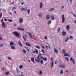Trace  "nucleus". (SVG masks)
Masks as SVG:
<instances>
[{"label":"nucleus","mask_w":76,"mask_h":76,"mask_svg":"<svg viewBox=\"0 0 76 76\" xmlns=\"http://www.w3.org/2000/svg\"><path fill=\"white\" fill-rule=\"evenodd\" d=\"M50 18V16L49 14H48L47 15L46 17V19L48 20Z\"/></svg>","instance_id":"obj_12"},{"label":"nucleus","mask_w":76,"mask_h":76,"mask_svg":"<svg viewBox=\"0 0 76 76\" xmlns=\"http://www.w3.org/2000/svg\"><path fill=\"white\" fill-rule=\"evenodd\" d=\"M60 29H61V28H60L58 29V32H59V31Z\"/></svg>","instance_id":"obj_50"},{"label":"nucleus","mask_w":76,"mask_h":76,"mask_svg":"<svg viewBox=\"0 0 76 76\" xmlns=\"http://www.w3.org/2000/svg\"><path fill=\"white\" fill-rule=\"evenodd\" d=\"M12 33L15 37H17L18 38L19 37L20 34L19 33L17 32V31H14Z\"/></svg>","instance_id":"obj_2"},{"label":"nucleus","mask_w":76,"mask_h":76,"mask_svg":"<svg viewBox=\"0 0 76 76\" xmlns=\"http://www.w3.org/2000/svg\"><path fill=\"white\" fill-rule=\"evenodd\" d=\"M69 39V37H67L66 39L65 40V42H67L68 41Z\"/></svg>","instance_id":"obj_38"},{"label":"nucleus","mask_w":76,"mask_h":76,"mask_svg":"<svg viewBox=\"0 0 76 76\" xmlns=\"http://www.w3.org/2000/svg\"><path fill=\"white\" fill-rule=\"evenodd\" d=\"M54 10V8H50V10H49V11L51 12Z\"/></svg>","instance_id":"obj_29"},{"label":"nucleus","mask_w":76,"mask_h":76,"mask_svg":"<svg viewBox=\"0 0 76 76\" xmlns=\"http://www.w3.org/2000/svg\"><path fill=\"white\" fill-rule=\"evenodd\" d=\"M51 23V21L50 20L48 21V24H50V23Z\"/></svg>","instance_id":"obj_32"},{"label":"nucleus","mask_w":76,"mask_h":76,"mask_svg":"<svg viewBox=\"0 0 76 76\" xmlns=\"http://www.w3.org/2000/svg\"><path fill=\"white\" fill-rule=\"evenodd\" d=\"M10 42V45H11V46H13V45H14V42Z\"/></svg>","instance_id":"obj_21"},{"label":"nucleus","mask_w":76,"mask_h":76,"mask_svg":"<svg viewBox=\"0 0 76 76\" xmlns=\"http://www.w3.org/2000/svg\"><path fill=\"white\" fill-rule=\"evenodd\" d=\"M39 74L40 75H41L42 74V72L41 70H40L39 72Z\"/></svg>","instance_id":"obj_34"},{"label":"nucleus","mask_w":76,"mask_h":76,"mask_svg":"<svg viewBox=\"0 0 76 76\" xmlns=\"http://www.w3.org/2000/svg\"><path fill=\"white\" fill-rule=\"evenodd\" d=\"M70 61H72L74 64H75V60L72 57H71L70 58Z\"/></svg>","instance_id":"obj_7"},{"label":"nucleus","mask_w":76,"mask_h":76,"mask_svg":"<svg viewBox=\"0 0 76 76\" xmlns=\"http://www.w3.org/2000/svg\"><path fill=\"white\" fill-rule=\"evenodd\" d=\"M42 14L41 13L38 14V16L39 17L41 18L42 17Z\"/></svg>","instance_id":"obj_27"},{"label":"nucleus","mask_w":76,"mask_h":76,"mask_svg":"<svg viewBox=\"0 0 76 76\" xmlns=\"http://www.w3.org/2000/svg\"><path fill=\"white\" fill-rule=\"evenodd\" d=\"M24 47L26 49H27L28 48L27 47H26V46H25Z\"/></svg>","instance_id":"obj_61"},{"label":"nucleus","mask_w":76,"mask_h":76,"mask_svg":"<svg viewBox=\"0 0 76 76\" xmlns=\"http://www.w3.org/2000/svg\"><path fill=\"white\" fill-rule=\"evenodd\" d=\"M65 17H64V15H62V23H64L65 21Z\"/></svg>","instance_id":"obj_3"},{"label":"nucleus","mask_w":76,"mask_h":76,"mask_svg":"<svg viewBox=\"0 0 76 76\" xmlns=\"http://www.w3.org/2000/svg\"><path fill=\"white\" fill-rule=\"evenodd\" d=\"M23 68V65H20V66H19V68L20 69H22Z\"/></svg>","instance_id":"obj_31"},{"label":"nucleus","mask_w":76,"mask_h":76,"mask_svg":"<svg viewBox=\"0 0 76 76\" xmlns=\"http://www.w3.org/2000/svg\"><path fill=\"white\" fill-rule=\"evenodd\" d=\"M42 47V48L43 49H44L45 48V47H44V46H42V45H41Z\"/></svg>","instance_id":"obj_57"},{"label":"nucleus","mask_w":76,"mask_h":76,"mask_svg":"<svg viewBox=\"0 0 76 76\" xmlns=\"http://www.w3.org/2000/svg\"><path fill=\"white\" fill-rule=\"evenodd\" d=\"M12 9H13L14 10H15L16 7H13V8H12Z\"/></svg>","instance_id":"obj_59"},{"label":"nucleus","mask_w":76,"mask_h":76,"mask_svg":"<svg viewBox=\"0 0 76 76\" xmlns=\"http://www.w3.org/2000/svg\"><path fill=\"white\" fill-rule=\"evenodd\" d=\"M55 18L53 15H51L50 17V19L51 20H55Z\"/></svg>","instance_id":"obj_11"},{"label":"nucleus","mask_w":76,"mask_h":76,"mask_svg":"<svg viewBox=\"0 0 76 76\" xmlns=\"http://www.w3.org/2000/svg\"><path fill=\"white\" fill-rule=\"evenodd\" d=\"M2 13H0V18H1L2 16Z\"/></svg>","instance_id":"obj_44"},{"label":"nucleus","mask_w":76,"mask_h":76,"mask_svg":"<svg viewBox=\"0 0 76 76\" xmlns=\"http://www.w3.org/2000/svg\"><path fill=\"white\" fill-rule=\"evenodd\" d=\"M21 28H17V30L18 31H20Z\"/></svg>","instance_id":"obj_48"},{"label":"nucleus","mask_w":76,"mask_h":76,"mask_svg":"<svg viewBox=\"0 0 76 76\" xmlns=\"http://www.w3.org/2000/svg\"><path fill=\"white\" fill-rule=\"evenodd\" d=\"M35 47L38 49H40V47L39 46H36Z\"/></svg>","instance_id":"obj_41"},{"label":"nucleus","mask_w":76,"mask_h":76,"mask_svg":"<svg viewBox=\"0 0 76 76\" xmlns=\"http://www.w3.org/2000/svg\"><path fill=\"white\" fill-rule=\"evenodd\" d=\"M39 56H38V57H37V58L38 59V60H37L36 59H35V61H36V62H39L40 61V58H39Z\"/></svg>","instance_id":"obj_6"},{"label":"nucleus","mask_w":76,"mask_h":76,"mask_svg":"<svg viewBox=\"0 0 76 76\" xmlns=\"http://www.w3.org/2000/svg\"><path fill=\"white\" fill-rule=\"evenodd\" d=\"M70 26L69 25H67L66 26V28L67 31H69L70 29Z\"/></svg>","instance_id":"obj_8"},{"label":"nucleus","mask_w":76,"mask_h":76,"mask_svg":"<svg viewBox=\"0 0 76 76\" xmlns=\"http://www.w3.org/2000/svg\"><path fill=\"white\" fill-rule=\"evenodd\" d=\"M26 45L27 46H29V47L31 46V45L30 43L27 42H26Z\"/></svg>","instance_id":"obj_17"},{"label":"nucleus","mask_w":76,"mask_h":76,"mask_svg":"<svg viewBox=\"0 0 76 76\" xmlns=\"http://www.w3.org/2000/svg\"><path fill=\"white\" fill-rule=\"evenodd\" d=\"M25 37L26 38H27V36L26 35H25Z\"/></svg>","instance_id":"obj_62"},{"label":"nucleus","mask_w":76,"mask_h":76,"mask_svg":"<svg viewBox=\"0 0 76 76\" xmlns=\"http://www.w3.org/2000/svg\"><path fill=\"white\" fill-rule=\"evenodd\" d=\"M64 71L62 69H60V74H63L64 73Z\"/></svg>","instance_id":"obj_16"},{"label":"nucleus","mask_w":76,"mask_h":76,"mask_svg":"<svg viewBox=\"0 0 76 76\" xmlns=\"http://www.w3.org/2000/svg\"><path fill=\"white\" fill-rule=\"evenodd\" d=\"M27 8L26 7V8H22L21 9V11H26L27 9Z\"/></svg>","instance_id":"obj_23"},{"label":"nucleus","mask_w":76,"mask_h":76,"mask_svg":"<svg viewBox=\"0 0 76 76\" xmlns=\"http://www.w3.org/2000/svg\"><path fill=\"white\" fill-rule=\"evenodd\" d=\"M62 53L63 54H65V49H63L62 51Z\"/></svg>","instance_id":"obj_26"},{"label":"nucleus","mask_w":76,"mask_h":76,"mask_svg":"<svg viewBox=\"0 0 76 76\" xmlns=\"http://www.w3.org/2000/svg\"><path fill=\"white\" fill-rule=\"evenodd\" d=\"M65 59H66V61H69V59H68V58H67V57H65Z\"/></svg>","instance_id":"obj_46"},{"label":"nucleus","mask_w":76,"mask_h":76,"mask_svg":"<svg viewBox=\"0 0 76 76\" xmlns=\"http://www.w3.org/2000/svg\"><path fill=\"white\" fill-rule=\"evenodd\" d=\"M14 4H15V1H13L11 3V4L12 5Z\"/></svg>","instance_id":"obj_47"},{"label":"nucleus","mask_w":76,"mask_h":76,"mask_svg":"<svg viewBox=\"0 0 76 76\" xmlns=\"http://www.w3.org/2000/svg\"><path fill=\"white\" fill-rule=\"evenodd\" d=\"M41 51L42 52L43 54L45 53V51L43 49H42Z\"/></svg>","instance_id":"obj_40"},{"label":"nucleus","mask_w":76,"mask_h":76,"mask_svg":"<svg viewBox=\"0 0 76 76\" xmlns=\"http://www.w3.org/2000/svg\"><path fill=\"white\" fill-rule=\"evenodd\" d=\"M66 66L65 65H59V67L60 68L64 69L65 68Z\"/></svg>","instance_id":"obj_5"},{"label":"nucleus","mask_w":76,"mask_h":76,"mask_svg":"<svg viewBox=\"0 0 76 76\" xmlns=\"http://www.w3.org/2000/svg\"><path fill=\"white\" fill-rule=\"evenodd\" d=\"M73 15L74 16V17H76V14H74Z\"/></svg>","instance_id":"obj_64"},{"label":"nucleus","mask_w":76,"mask_h":76,"mask_svg":"<svg viewBox=\"0 0 76 76\" xmlns=\"http://www.w3.org/2000/svg\"><path fill=\"white\" fill-rule=\"evenodd\" d=\"M2 71H4L5 69H4V67L2 68Z\"/></svg>","instance_id":"obj_52"},{"label":"nucleus","mask_w":76,"mask_h":76,"mask_svg":"<svg viewBox=\"0 0 76 76\" xmlns=\"http://www.w3.org/2000/svg\"><path fill=\"white\" fill-rule=\"evenodd\" d=\"M27 33H28L30 37L32 39H33V37H32V34L31 33H30L29 32H27Z\"/></svg>","instance_id":"obj_10"},{"label":"nucleus","mask_w":76,"mask_h":76,"mask_svg":"<svg viewBox=\"0 0 76 76\" xmlns=\"http://www.w3.org/2000/svg\"><path fill=\"white\" fill-rule=\"evenodd\" d=\"M7 20L8 21H9V22L11 23L13 22V20L12 19L9 20V19H7Z\"/></svg>","instance_id":"obj_28"},{"label":"nucleus","mask_w":76,"mask_h":76,"mask_svg":"<svg viewBox=\"0 0 76 76\" xmlns=\"http://www.w3.org/2000/svg\"><path fill=\"white\" fill-rule=\"evenodd\" d=\"M9 73L8 72H7L5 73V74L6 75H8L9 74Z\"/></svg>","instance_id":"obj_42"},{"label":"nucleus","mask_w":76,"mask_h":76,"mask_svg":"<svg viewBox=\"0 0 76 76\" xmlns=\"http://www.w3.org/2000/svg\"><path fill=\"white\" fill-rule=\"evenodd\" d=\"M42 56V54L41 53H39V57H40V56Z\"/></svg>","instance_id":"obj_56"},{"label":"nucleus","mask_w":76,"mask_h":76,"mask_svg":"<svg viewBox=\"0 0 76 76\" xmlns=\"http://www.w3.org/2000/svg\"><path fill=\"white\" fill-rule=\"evenodd\" d=\"M45 48H46L47 49H49V48L48 46L46 45L45 46Z\"/></svg>","instance_id":"obj_43"},{"label":"nucleus","mask_w":76,"mask_h":76,"mask_svg":"<svg viewBox=\"0 0 76 76\" xmlns=\"http://www.w3.org/2000/svg\"><path fill=\"white\" fill-rule=\"evenodd\" d=\"M53 50H54V52H55V53H58V51L56 49V48L53 49Z\"/></svg>","instance_id":"obj_15"},{"label":"nucleus","mask_w":76,"mask_h":76,"mask_svg":"<svg viewBox=\"0 0 76 76\" xmlns=\"http://www.w3.org/2000/svg\"><path fill=\"white\" fill-rule=\"evenodd\" d=\"M64 56L65 57H66V56H68V57H70V56L69 55V54L68 53H65Z\"/></svg>","instance_id":"obj_13"},{"label":"nucleus","mask_w":76,"mask_h":76,"mask_svg":"<svg viewBox=\"0 0 76 76\" xmlns=\"http://www.w3.org/2000/svg\"><path fill=\"white\" fill-rule=\"evenodd\" d=\"M23 51L24 53H26V50H25L24 49H23Z\"/></svg>","instance_id":"obj_39"},{"label":"nucleus","mask_w":76,"mask_h":76,"mask_svg":"<svg viewBox=\"0 0 76 76\" xmlns=\"http://www.w3.org/2000/svg\"><path fill=\"white\" fill-rule=\"evenodd\" d=\"M18 44L19 45H20L21 47H22L23 45L21 43V42L19 41H18Z\"/></svg>","instance_id":"obj_18"},{"label":"nucleus","mask_w":76,"mask_h":76,"mask_svg":"<svg viewBox=\"0 0 76 76\" xmlns=\"http://www.w3.org/2000/svg\"><path fill=\"white\" fill-rule=\"evenodd\" d=\"M61 8L62 9H63V8H64V6H62L61 7Z\"/></svg>","instance_id":"obj_63"},{"label":"nucleus","mask_w":76,"mask_h":76,"mask_svg":"<svg viewBox=\"0 0 76 76\" xmlns=\"http://www.w3.org/2000/svg\"><path fill=\"white\" fill-rule=\"evenodd\" d=\"M1 26L3 27V28H6V26H5L6 24L5 23V22L4 21L3 19H2L1 20Z\"/></svg>","instance_id":"obj_1"},{"label":"nucleus","mask_w":76,"mask_h":76,"mask_svg":"<svg viewBox=\"0 0 76 76\" xmlns=\"http://www.w3.org/2000/svg\"><path fill=\"white\" fill-rule=\"evenodd\" d=\"M30 9H28L26 11L27 12V14H30Z\"/></svg>","instance_id":"obj_14"},{"label":"nucleus","mask_w":76,"mask_h":76,"mask_svg":"<svg viewBox=\"0 0 76 76\" xmlns=\"http://www.w3.org/2000/svg\"><path fill=\"white\" fill-rule=\"evenodd\" d=\"M4 21H6V22L7 21V19L6 18H4Z\"/></svg>","instance_id":"obj_58"},{"label":"nucleus","mask_w":76,"mask_h":76,"mask_svg":"<svg viewBox=\"0 0 76 76\" xmlns=\"http://www.w3.org/2000/svg\"><path fill=\"white\" fill-rule=\"evenodd\" d=\"M36 52V54H38V50L37 49H35V50H34V51H33L32 52L33 53H34Z\"/></svg>","instance_id":"obj_9"},{"label":"nucleus","mask_w":76,"mask_h":76,"mask_svg":"<svg viewBox=\"0 0 76 76\" xmlns=\"http://www.w3.org/2000/svg\"><path fill=\"white\" fill-rule=\"evenodd\" d=\"M3 46V44H1L0 45V48L2 47Z\"/></svg>","instance_id":"obj_49"},{"label":"nucleus","mask_w":76,"mask_h":76,"mask_svg":"<svg viewBox=\"0 0 76 76\" xmlns=\"http://www.w3.org/2000/svg\"><path fill=\"white\" fill-rule=\"evenodd\" d=\"M23 19L22 18L20 17L19 18V23H22L23 22Z\"/></svg>","instance_id":"obj_4"},{"label":"nucleus","mask_w":76,"mask_h":76,"mask_svg":"<svg viewBox=\"0 0 76 76\" xmlns=\"http://www.w3.org/2000/svg\"><path fill=\"white\" fill-rule=\"evenodd\" d=\"M42 7H43V4L42 3V1H41L40 3V6L39 7L40 8H41Z\"/></svg>","instance_id":"obj_19"},{"label":"nucleus","mask_w":76,"mask_h":76,"mask_svg":"<svg viewBox=\"0 0 76 76\" xmlns=\"http://www.w3.org/2000/svg\"><path fill=\"white\" fill-rule=\"evenodd\" d=\"M62 34L63 36H65L66 35V32H65V31H63Z\"/></svg>","instance_id":"obj_22"},{"label":"nucleus","mask_w":76,"mask_h":76,"mask_svg":"<svg viewBox=\"0 0 76 76\" xmlns=\"http://www.w3.org/2000/svg\"><path fill=\"white\" fill-rule=\"evenodd\" d=\"M69 38H70V39H73V37L71 35L70 36V37H69Z\"/></svg>","instance_id":"obj_45"},{"label":"nucleus","mask_w":76,"mask_h":76,"mask_svg":"<svg viewBox=\"0 0 76 76\" xmlns=\"http://www.w3.org/2000/svg\"><path fill=\"white\" fill-rule=\"evenodd\" d=\"M17 25V24H14L13 25V26H16Z\"/></svg>","instance_id":"obj_60"},{"label":"nucleus","mask_w":76,"mask_h":76,"mask_svg":"<svg viewBox=\"0 0 76 76\" xmlns=\"http://www.w3.org/2000/svg\"><path fill=\"white\" fill-rule=\"evenodd\" d=\"M16 71L17 73H19L20 72V71L18 69H16Z\"/></svg>","instance_id":"obj_30"},{"label":"nucleus","mask_w":76,"mask_h":76,"mask_svg":"<svg viewBox=\"0 0 76 76\" xmlns=\"http://www.w3.org/2000/svg\"><path fill=\"white\" fill-rule=\"evenodd\" d=\"M45 39H47V36H45Z\"/></svg>","instance_id":"obj_55"},{"label":"nucleus","mask_w":76,"mask_h":76,"mask_svg":"<svg viewBox=\"0 0 76 76\" xmlns=\"http://www.w3.org/2000/svg\"><path fill=\"white\" fill-rule=\"evenodd\" d=\"M54 65V62L53 61H52L51 62V68H53V66Z\"/></svg>","instance_id":"obj_24"},{"label":"nucleus","mask_w":76,"mask_h":76,"mask_svg":"<svg viewBox=\"0 0 76 76\" xmlns=\"http://www.w3.org/2000/svg\"><path fill=\"white\" fill-rule=\"evenodd\" d=\"M24 2L23 1L22 2L21 4V5H23L24 4Z\"/></svg>","instance_id":"obj_53"},{"label":"nucleus","mask_w":76,"mask_h":76,"mask_svg":"<svg viewBox=\"0 0 76 76\" xmlns=\"http://www.w3.org/2000/svg\"><path fill=\"white\" fill-rule=\"evenodd\" d=\"M11 48L12 49L15 50L16 49V48L13 45L11 46Z\"/></svg>","instance_id":"obj_20"},{"label":"nucleus","mask_w":76,"mask_h":76,"mask_svg":"<svg viewBox=\"0 0 76 76\" xmlns=\"http://www.w3.org/2000/svg\"><path fill=\"white\" fill-rule=\"evenodd\" d=\"M40 59H43V58H43V57L42 56H41L40 57Z\"/></svg>","instance_id":"obj_54"},{"label":"nucleus","mask_w":76,"mask_h":76,"mask_svg":"<svg viewBox=\"0 0 76 76\" xmlns=\"http://www.w3.org/2000/svg\"><path fill=\"white\" fill-rule=\"evenodd\" d=\"M34 57H33L31 58V60L32 61L33 63H34Z\"/></svg>","instance_id":"obj_25"},{"label":"nucleus","mask_w":76,"mask_h":76,"mask_svg":"<svg viewBox=\"0 0 76 76\" xmlns=\"http://www.w3.org/2000/svg\"><path fill=\"white\" fill-rule=\"evenodd\" d=\"M43 60H41L40 63H41V64L42 65L43 64Z\"/></svg>","instance_id":"obj_33"},{"label":"nucleus","mask_w":76,"mask_h":76,"mask_svg":"<svg viewBox=\"0 0 76 76\" xmlns=\"http://www.w3.org/2000/svg\"><path fill=\"white\" fill-rule=\"evenodd\" d=\"M7 58H8V59L10 60H12V58H10V57L9 56H8L7 57Z\"/></svg>","instance_id":"obj_37"},{"label":"nucleus","mask_w":76,"mask_h":76,"mask_svg":"<svg viewBox=\"0 0 76 76\" xmlns=\"http://www.w3.org/2000/svg\"><path fill=\"white\" fill-rule=\"evenodd\" d=\"M43 60L45 61H47V58H44L43 59Z\"/></svg>","instance_id":"obj_36"},{"label":"nucleus","mask_w":76,"mask_h":76,"mask_svg":"<svg viewBox=\"0 0 76 76\" xmlns=\"http://www.w3.org/2000/svg\"><path fill=\"white\" fill-rule=\"evenodd\" d=\"M23 38L24 40L25 41H26V39L25 38L24 36H23Z\"/></svg>","instance_id":"obj_35"},{"label":"nucleus","mask_w":76,"mask_h":76,"mask_svg":"<svg viewBox=\"0 0 76 76\" xmlns=\"http://www.w3.org/2000/svg\"><path fill=\"white\" fill-rule=\"evenodd\" d=\"M24 29L23 28H21V30L20 31H24Z\"/></svg>","instance_id":"obj_51"}]
</instances>
